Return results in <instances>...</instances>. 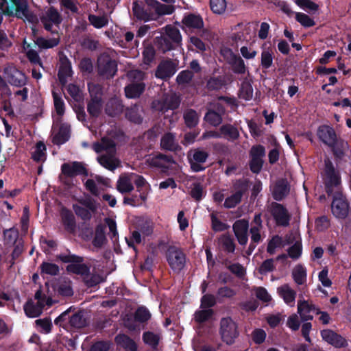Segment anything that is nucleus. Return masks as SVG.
<instances>
[{
	"label": "nucleus",
	"instance_id": "obj_55",
	"mask_svg": "<svg viewBox=\"0 0 351 351\" xmlns=\"http://www.w3.org/2000/svg\"><path fill=\"white\" fill-rule=\"evenodd\" d=\"M184 120L189 127H193L197 123L199 117L195 111L189 110L184 114Z\"/></svg>",
	"mask_w": 351,
	"mask_h": 351
},
{
	"label": "nucleus",
	"instance_id": "obj_38",
	"mask_svg": "<svg viewBox=\"0 0 351 351\" xmlns=\"http://www.w3.org/2000/svg\"><path fill=\"white\" fill-rule=\"evenodd\" d=\"M143 340L146 345L156 349L160 340V334L150 331L145 332L143 334Z\"/></svg>",
	"mask_w": 351,
	"mask_h": 351
},
{
	"label": "nucleus",
	"instance_id": "obj_49",
	"mask_svg": "<svg viewBox=\"0 0 351 351\" xmlns=\"http://www.w3.org/2000/svg\"><path fill=\"white\" fill-rule=\"evenodd\" d=\"M151 316L149 311L144 306L138 307L134 314L135 320L141 323L148 321Z\"/></svg>",
	"mask_w": 351,
	"mask_h": 351
},
{
	"label": "nucleus",
	"instance_id": "obj_5",
	"mask_svg": "<svg viewBox=\"0 0 351 351\" xmlns=\"http://www.w3.org/2000/svg\"><path fill=\"white\" fill-rule=\"evenodd\" d=\"M35 300L36 302H35L33 300H29L24 305V311L25 314L29 317H38L43 312V308L45 304L51 306L52 304V301L50 299H48L47 302L43 298L42 292L40 290H38L35 293Z\"/></svg>",
	"mask_w": 351,
	"mask_h": 351
},
{
	"label": "nucleus",
	"instance_id": "obj_30",
	"mask_svg": "<svg viewBox=\"0 0 351 351\" xmlns=\"http://www.w3.org/2000/svg\"><path fill=\"white\" fill-rule=\"evenodd\" d=\"M176 72L174 64L169 61L160 63L156 72V76L158 78L166 79L170 77Z\"/></svg>",
	"mask_w": 351,
	"mask_h": 351
},
{
	"label": "nucleus",
	"instance_id": "obj_8",
	"mask_svg": "<svg viewBox=\"0 0 351 351\" xmlns=\"http://www.w3.org/2000/svg\"><path fill=\"white\" fill-rule=\"evenodd\" d=\"M88 90L91 100L88 105V111L92 117H97L100 114L102 108L101 88L99 85L89 84Z\"/></svg>",
	"mask_w": 351,
	"mask_h": 351
},
{
	"label": "nucleus",
	"instance_id": "obj_61",
	"mask_svg": "<svg viewBox=\"0 0 351 351\" xmlns=\"http://www.w3.org/2000/svg\"><path fill=\"white\" fill-rule=\"evenodd\" d=\"M242 193L240 191H238L231 195L230 197L226 199L224 202V206L226 208H233L237 204H239L241 199Z\"/></svg>",
	"mask_w": 351,
	"mask_h": 351
},
{
	"label": "nucleus",
	"instance_id": "obj_54",
	"mask_svg": "<svg viewBox=\"0 0 351 351\" xmlns=\"http://www.w3.org/2000/svg\"><path fill=\"white\" fill-rule=\"evenodd\" d=\"M295 3L300 8L306 11H316L319 8L317 4L311 0H295Z\"/></svg>",
	"mask_w": 351,
	"mask_h": 351
},
{
	"label": "nucleus",
	"instance_id": "obj_36",
	"mask_svg": "<svg viewBox=\"0 0 351 351\" xmlns=\"http://www.w3.org/2000/svg\"><path fill=\"white\" fill-rule=\"evenodd\" d=\"M23 50L28 60L33 64H38L40 67L43 66L40 58L37 51L27 43L25 40H23Z\"/></svg>",
	"mask_w": 351,
	"mask_h": 351
},
{
	"label": "nucleus",
	"instance_id": "obj_50",
	"mask_svg": "<svg viewBox=\"0 0 351 351\" xmlns=\"http://www.w3.org/2000/svg\"><path fill=\"white\" fill-rule=\"evenodd\" d=\"M173 4V3L162 4L158 2L154 10L157 14L160 16L171 14L175 10Z\"/></svg>",
	"mask_w": 351,
	"mask_h": 351
},
{
	"label": "nucleus",
	"instance_id": "obj_45",
	"mask_svg": "<svg viewBox=\"0 0 351 351\" xmlns=\"http://www.w3.org/2000/svg\"><path fill=\"white\" fill-rule=\"evenodd\" d=\"M143 110L138 106H134L126 112V117L131 121L140 123L142 121Z\"/></svg>",
	"mask_w": 351,
	"mask_h": 351
},
{
	"label": "nucleus",
	"instance_id": "obj_19",
	"mask_svg": "<svg viewBox=\"0 0 351 351\" xmlns=\"http://www.w3.org/2000/svg\"><path fill=\"white\" fill-rule=\"evenodd\" d=\"M298 313L303 321L311 320L313 318V313L318 314L319 311L315 306L306 300L298 302Z\"/></svg>",
	"mask_w": 351,
	"mask_h": 351
},
{
	"label": "nucleus",
	"instance_id": "obj_46",
	"mask_svg": "<svg viewBox=\"0 0 351 351\" xmlns=\"http://www.w3.org/2000/svg\"><path fill=\"white\" fill-rule=\"evenodd\" d=\"M330 147H332L333 152L337 157H341L348 150V143L341 139H337Z\"/></svg>",
	"mask_w": 351,
	"mask_h": 351
},
{
	"label": "nucleus",
	"instance_id": "obj_57",
	"mask_svg": "<svg viewBox=\"0 0 351 351\" xmlns=\"http://www.w3.org/2000/svg\"><path fill=\"white\" fill-rule=\"evenodd\" d=\"M210 8L216 14L223 13L226 8L225 0H210Z\"/></svg>",
	"mask_w": 351,
	"mask_h": 351
},
{
	"label": "nucleus",
	"instance_id": "obj_51",
	"mask_svg": "<svg viewBox=\"0 0 351 351\" xmlns=\"http://www.w3.org/2000/svg\"><path fill=\"white\" fill-rule=\"evenodd\" d=\"M132 10L134 15L138 19L143 20L145 21L152 19L150 15L144 11V10L136 2L133 3Z\"/></svg>",
	"mask_w": 351,
	"mask_h": 351
},
{
	"label": "nucleus",
	"instance_id": "obj_26",
	"mask_svg": "<svg viewBox=\"0 0 351 351\" xmlns=\"http://www.w3.org/2000/svg\"><path fill=\"white\" fill-rule=\"evenodd\" d=\"M165 39L170 40L171 43L165 50H169L180 44L182 36L178 28L171 25H167L165 27Z\"/></svg>",
	"mask_w": 351,
	"mask_h": 351
},
{
	"label": "nucleus",
	"instance_id": "obj_21",
	"mask_svg": "<svg viewBox=\"0 0 351 351\" xmlns=\"http://www.w3.org/2000/svg\"><path fill=\"white\" fill-rule=\"evenodd\" d=\"M287 243H293L288 250L289 256L293 259L298 258L301 256L302 250L301 239L299 235L297 233H291L287 235Z\"/></svg>",
	"mask_w": 351,
	"mask_h": 351
},
{
	"label": "nucleus",
	"instance_id": "obj_29",
	"mask_svg": "<svg viewBox=\"0 0 351 351\" xmlns=\"http://www.w3.org/2000/svg\"><path fill=\"white\" fill-rule=\"evenodd\" d=\"M132 182L131 173L122 174L117 181V189L121 193H129L134 189Z\"/></svg>",
	"mask_w": 351,
	"mask_h": 351
},
{
	"label": "nucleus",
	"instance_id": "obj_15",
	"mask_svg": "<svg viewBox=\"0 0 351 351\" xmlns=\"http://www.w3.org/2000/svg\"><path fill=\"white\" fill-rule=\"evenodd\" d=\"M221 54L227 60V61L232 64L233 70L237 73H245L246 68L243 60L241 57L236 56L233 52L228 49L221 50Z\"/></svg>",
	"mask_w": 351,
	"mask_h": 351
},
{
	"label": "nucleus",
	"instance_id": "obj_35",
	"mask_svg": "<svg viewBox=\"0 0 351 351\" xmlns=\"http://www.w3.org/2000/svg\"><path fill=\"white\" fill-rule=\"evenodd\" d=\"M160 145L162 149L170 151H176L179 148L178 142L171 133H167L162 137Z\"/></svg>",
	"mask_w": 351,
	"mask_h": 351
},
{
	"label": "nucleus",
	"instance_id": "obj_25",
	"mask_svg": "<svg viewBox=\"0 0 351 351\" xmlns=\"http://www.w3.org/2000/svg\"><path fill=\"white\" fill-rule=\"evenodd\" d=\"M322 337L324 340L337 348L344 347L347 345L346 340L342 337L330 330H322Z\"/></svg>",
	"mask_w": 351,
	"mask_h": 351
},
{
	"label": "nucleus",
	"instance_id": "obj_40",
	"mask_svg": "<svg viewBox=\"0 0 351 351\" xmlns=\"http://www.w3.org/2000/svg\"><path fill=\"white\" fill-rule=\"evenodd\" d=\"M69 126L67 125H62L59 132L53 135V142L57 145H61L68 141L69 138Z\"/></svg>",
	"mask_w": 351,
	"mask_h": 351
},
{
	"label": "nucleus",
	"instance_id": "obj_42",
	"mask_svg": "<svg viewBox=\"0 0 351 351\" xmlns=\"http://www.w3.org/2000/svg\"><path fill=\"white\" fill-rule=\"evenodd\" d=\"M123 110V106L117 98L111 99L106 106V112L110 116H115Z\"/></svg>",
	"mask_w": 351,
	"mask_h": 351
},
{
	"label": "nucleus",
	"instance_id": "obj_62",
	"mask_svg": "<svg viewBox=\"0 0 351 351\" xmlns=\"http://www.w3.org/2000/svg\"><path fill=\"white\" fill-rule=\"evenodd\" d=\"M58 292L63 296H71L73 291L69 282H64L60 283L57 289Z\"/></svg>",
	"mask_w": 351,
	"mask_h": 351
},
{
	"label": "nucleus",
	"instance_id": "obj_43",
	"mask_svg": "<svg viewBox=\"0 0 351 351\" xmlns=\"http://www.w3.org/2000/svg\"><path fill=\"white\" fill-rule=\"evenodd\" d=\"M59 37L52 38H38L35 41L36 45L41 49H49L57 46L59 43Z\"/></svg>",
	"mask_w": 351,
	"mask_h": 351
},
{
	"label": "nucleus",
	"instance_id": "obj_63",
	"mask_svg": "<svg viewBox=\"0 0 351 351\" xmlns=\"http://www.w3.org/2000/svg\"><path fill=\"white\" fill-rule=\"evenodd\" d=\"M213 314V311L210 308H202L201 310L196 312L195 318L198 322H203L208 319Z\"/></svg>",
	"mask_w": 351,
	"mask_h": 351
},
{
	"label": "nucleus",
	"instance_id": "obj_37",
	"mask_svg": "<svg viewBox=\"0 0 351 351\" xmlns=\"http://www.w3.org/2000/svg\"><path fill=\"white\" fill-rule=\"evenodd\" d=\"M289 192L287 183L285 180H280L273 188V196L275 199H282Z\"/></svg>",
	"mask_w": 351,
	"mask_h": 351
},
{
	"label": "nucleus",
	"instance_id": "obj_10",
	"mask_svg": "<svg viewBox=\"0 0 351 351\" xmlns=\"http://www.w3.org/2000/svg\"><path fill=\"white\" fill-rule=\"evenodd\" d=\"M60 258L63 262L71 263L67 267V269L70 271L81 275H86L89 271L88 267L82 263V260L80 257L73 255H68L62 256Z\"/></svg>",
	"mask_w": 351,
	"mask_h": 351
},
{
	"label": "nucleus",
	"instance_id": "obj_12",
	"mask_svg": "<svg viewBox=\"0 0 351 351\" xmlns=\"http://www.w3.org/2000/svg\"><path fill=\"white\" fill-rule=\"evenodd\" d=\"M208 156V154L202 149L191 151L188 154V158L193 171H199L204 169L203 164L206 162Z\"/></svg>",
	"mask_w": 351,
	"mask_h": 351
},
{
	"label": "nucleus",
	"instance_id": "obj_20",
	"mask_svg": "<svg viewBox=\"0 0 351 351\" xmlns=\"http://www.w3.org/2000/svg\"><path fill=\"white\" fill-rule=\"evenodd\" d=\"M249 223L245 219L237 221L233 225L234 234L241 245H245L247 242V231Z\"/></svg>",
	"mask_w": 351,
	"mask_h": 351
},
{
	"label": "nucleus",
	"instance_id": "obj_9",
	"mask_svg": "<svg viewBox=\"0 0 351 351\" xmlns=\"http://www.w3.org/2000/svg\"><path fill=\"white\" fill-rule=\"evenodd\" d=\"M98 69L101 75L112 77L117 72V64L108 54L104 53L98 58Z\"/></svg>",
	"mask_w": 351,
	"mask_h": 351
},
{
	"label": "nucleus",
	"instance_id": "obj_32",
	"mask_svg": "<svg viewBox=\"0 0 351 351\" xmlns=\"http://www.w3.org/2000/svg\"><path fill=\"white\" fill-rule=\"evenodd\" d=\"M54 107L57 115L54 117L53 130H55L61 121V117L64 113V104L62 98L56 93H53Z\"/></svg>",
	"mask_w": 351,
	"mask_h": 351
},
{
	"label": "nucleus",
	"instance_id": "obj_64",
	"mask_svg": "<svg viewBox=\"0 0 351 351\" xmlns=\"http://www.w3.org/2000/svg\"><path fill=\"white\" fill-rule=\"evenodd\" d=\"M222 247L228 252H233L235 249L234 243L232 238L229 236L224 235L220 239Z\"/></svg>",
	"mask_w": 351,
	"mask_h": 351
},
{
	"label": "nucleus",
	"instance_id": "obj_11",
	"mask_svg": "<svg viewBox=\"0 0 351 351\" xmlns=\"http://www.w3.org/2000/svg\"><path fill=\"white\" fill-rule=\"evenodd\" d=\"M47 30H51L53 25L58 26L62 22V17L56 9L50 7L45 10L40 18Z\"/></svg>",
	"mask_w": 351,
	"mask_h": 351
},
{
	"label": "nucleus",
	"instance_id": "obj_28",
	"mask_svg": "<svg viewBox=\"0 0 351 351\" xmlns=\"http://www.w3.org/2000/svg\"><path fill=\"white\" fill-rule=\"evenodd\" d=\"M146 163L154 167L167 168L169 166V159L163 154H151L147 156Z\"/></svg>",
	"mask_w": 351,
	"mask_h": 351
},
{
	"label": "nucleus",
	"instance_id": "obj_7",
	"mask_svg": "<svg viewBox=\"0 0 351 351\" xmlns=\"http://www.w3.org/2000/svg\"><path fill=\"white\" fill-rule=\"evenodd\" d=\"M166 258L170 267L175 272L180 271L185 266V254L178 247H170L167 251Z\"/></svg>",
	"mask_w": 351,
	"mask_h": 351
},
{
	"label": "nucleus",
	"instance_id": "obj_34",
	"mask_svg": "<svg viewBox=\"0 0 351 351\" xmlns=\"http://www.w3.org/2000/svg\"><path fill=\"white\" fill-rule=\"evenodd\" d=\"M116 343L123 348L125 351H136V343L129 337L124 334H119L115 337Z\"/></svg>",
	"mask_w": 351,
	"mask_h": 351
},
{
	"label": "nucleus",
	"instance_id": "obj_16",
	"mask_svg": "<svg viewBox=\"0 0 351 351\" xmlns=\"http://www.w3.org/2000/svg\"><path fill=\"white\" fill-rule=\"evenodd\" d=\"M71 308L64 311L60 316L55 319V323L61 324V323L67 319H69L71 326L75 328H82L85 324V319L81 313H76L72 316L69 317V313L71 311Z\"/></svg>",
	"mask_w": 351,
	"mask_h": 351
},
{
	"label": "nucleus",
	"instance_id": "obj_47",
	"mask_svg": "<svg viewBox=\"0 0 351 351\" xmlns=\"http://www.w3.org/2000/svg\"><path fill=\"white\" fill-rule=\"evenodd\" d=\"M46 147L42 142H38L32 153V158L34 160L40 162L45 160Z\"/></svg>",
	"mask_w": 351,
	"mask_h": 351
},
{
	"label": "nucleus",
	"instance_id": "obj_3",
	"mask_svg": "<svg viewBox=\"0 0 351 351\" xmlns=\"http://www.w3.org/2000/svg\"><path fill=\"white\" fill-rule=\"evenodd\" d=\"M12 5H9L7 0H0V10L5 14L15 15L23 19H29V11L26 0H10Z\"/></svg>",
	"mask_w": 351,
	"mask_h": 351
},
{
	"label": "nucleus",
	"instance_id": "obj_22",
	"mask_svg": "<svg viewBox=\"0 0 351 351\" xmlns=\"http://www.w3.org/2000/svg\"><path fill=\"white\" fill-rule=\"evenodd\" d=\"M318 138L329 147L335 144L337 140L334 129L328 125H322L317 130Z\"/></svg>",
	"mask_w": 351,
	"mask_h": 351
},
{
	"label": "nucleus",
	"instance_id": "obj_53",
	"mask_svg": "<svg viewBox=\"0 0 351 351\" xmlns=\"http://www.w3.org/2000/svg\"><path fill=\"white\" fill-rule=\"evenodd\" d=\"M88 19L90 23L96 28H101L106 26L108 22V19L106 16L90 15Z\"/></svg>",
	"mask_w": 351,
	"mask_h": 351
},
{
	"label": "nucleus",
	"instance_id": "obj_1",
	"mask_svg": "<svg viewBox=\"0 0 351 351\" xmlns=\"http://www.w3.org/2000/svg\"><path fill=\"white\" fill-rule=\"evenodd\" d=\"M325 184L326 191L332 194L331 212L334 217L344 219L349 216L350 204L346 196L341 191V180L339 173L333 168L330 161H326Z\"/></svg>",
	"mask_w": 351,
	"mask_h": 351
},
{
	"label": "nucleus",
	"instance_id": "obj_41",
	"mask_svg": "<svg viewBox=\"0 0 351 351\" xmlns=\"http://www.w3.org/2000/svg\"><path fill=\"white\" fill-rule=\"evenodd\" d=\"M294 281L298 285H303L306 281V270L302 265H296L292 272Z\"/></svg>",
	"mask_w": 351,
	"mask_h": 351
},
{
	"label": "nucleus",
	"instance_id": "obj_14",
	"mask_svg": "<svg viewBox=\"0 0 351 351\" xmlns=\"http://www.w3.org/2000/svg\"><path fill=\"white\" fill-rule=\"evenodd\" d=\"M265 149L261 145L254 146L250 150V169L254 173H258L263 166V158L265 156Z\"/></svg>",
	"mask_w": 351,
	"mask_h": 351
},
{
	"label": "nucleus",
	"instance_id": "obj_27",
	"mask_svg": "<svg viewBox=\"0 0 351 351\" xmlns=\"http://www.w3.org/2000/svg\"><path fill=\"white\" fill-rule=\"evenodd\" d=\"M131 176L133 177V182L138 189V191L141 193L140 197L141 199L145 201L147 198V195L150 190L149 184L141 176L131 173Z\"/></svg>",
	"mask_w": 351,
	"mask_h": 351
},
{
	"label": "nucleus",
	"instance_id": "obj_48",
	"mask_svg": "<svg viewBox=\"0 0 351 351\" xmlns=\"http://www.w3.org/2000/svg\"><path fill=\"white\" fill-rule=\"evenodd\" d=\"M253 96V88L251 84L245 81L242 83L241 88L240 90L239 97L246 101H248L252 98Z\"/></svg>",
	"mask_w": 351,
	"mask_h": 351
},
{
	"label": "nucleus",
	"instance_id": "obj_18",
	"mask_svg": "<svg viewBox=\"0 0 351 351\" xmlns=\"http://www.w3.org/2000/svg\"><path fill=\"white\" fill-rule=\"evenodd\" d=\"M269 209L278 224L286 226L289 223V215L282 205L274 202L271 204Z\"/></svg>",
	"mask_w": 351,
	"mask_h": 351
},
{
	"label": "nucleus",
	"instance_id": "obj_44",
	"mask_svg": "<svg viewBox=\"0 0 351 351\" xmlns=\"http://www.w3.org/2000/svg\"><path fill=\"white\" fill-rule=\"evenodd\" d=\"M221 137H225L228 140H235L239 137V131L236 128L231 125H225L220 128Z\"/></svg>",
	"mask_w": 351,
	"mask_h": 351
},
{
	"label": "nucleus",
	"instance_id": "obj_60",
	"mask_svg": "<svg viewBox=\"0 0 351 351\" xmlns=\"http://www.w3.org/2000/svg\"><path fill=\"white\" fill-rule=\"evenodd\" d=\"M285 245V244L283 243L282 239L280 237H274L268 244L267 252L269 254H273L276 248L283 247Z\"/></svg>",
	"mask_w": 351,
	"mask_h": 351
},
{
	"label": "nucleus",
	"instance_id": "obj_31",
	"mask_svg": "<svg viewBox=\"0 0 351 351\" xmlns=\"http://www.w3.org/2000/svg\"><path fill=\"white\" fill-rule=\"evenodd\" d=\"M107 243V239L105 234L104 227L102 225H98L93 234L92 245L94 248L100 249Z\"/></svg>",
	"mask_w": 351,
	"mask_h": 351
},
{
	"label": "nucleus",
	"instance_id": "obj_4",
	"mask_svg": "<svg viewBox=\"0 0 351 351\" xmlns=\"http://www.w3.org/2000/svg\"><path fill=\"white\" fill-rule=\"evenodd\" d=\"M128 77L131 84L125 88V95L128 98L138 97L145 89V84L141 81L144 79V73L138 70L128 72Z\"/></svg>",
	"mask_w": 351,
	"mask_h": 351
},
{
	"label": "nucleus",
	"instance_id": "obj_24",
	"mask_svg": "<svg viewBox=\"0 0 351 351\" xmlns=\"http://www.w3.org/2000/svg\"><path fill=\"white\" fill-rule=\"evenodd\" d=\"M277 293L287 305H295L296 292L288 284L278 287Z\"/></svg>",
	"mask_w": 351,
	"mask_h": 351
},
{
	"label": "nucleus",
	"instance_id": "obj_52",
	"mask_svg": "<svg viewBox=\"0 0 351 351\" xmlns=\"http://www.w3.org/2000/svg\"><path fill=\"white\" fill-rule=\"evenodd\" d=\"M295 19L302 26L305 27H310L315 25V21L307 14L302 12L295 13Z\"/></svg>",
	"mask_w": 351,
	"mask_h": 351
},
{
	"label": "nucleus",
	"instance_id": "obj_59",
	"mask_svg": "<svg viewBox=\"0 0 351 351\" xmlns=\"http://www.w3.org/2000/svg\"><path fill=\"white\" fill-rule=\"evenodd\" d=\"M205 119L211 125L216 126L221 123V117L219 113L215 111H208L205 116Z\"/></svg>",
	"mask_w": 351,
	"mask_h": 351
},
{
	"label": "nucleus",
	"instance_id": "obj_6",
	"mask_svg": "<svg viewBox=\"0 0 351 351\" xmlns=\"http://www.w3.org/2000/svg\"><path fill=\"white\" fill-rule=\"evenodd\" d=\"M219 332L222 340L227 344L233 343L239 335L237 324L230 317L221 320Z\"/></svg>",
	"mask_w": 351,
	"mask_h": 351
},
{
	"label": "nucleus",
	"instance_id": "obj_58",
	"mask_svg": "<svg viewBox=\"0 0 351 351\" xmlns=\"http://www.w3.org/2000/svg\"><path fill=\"white\" fill-rule=\"evenodd\" d=\"M71 68L69 64L64 63L60 67L58 73V77L62 84L66 82V77L71 75Z\"/></svg>",
	"mask_w": 351,
	"mask_h": 351
},
{
	"label": "nucleus",
	"instance_id": "obj_2",
	"mask_svg": "<svg viewBox=\"0 0 351 351\" xmlns=\"http://www.w3.org/2000/svg\"><path fill=\"white\" fill-rule=\"evenodd\" d=\"M96 152L105 151L106 154L98 157V161L104 167L113 171L120 165V161L113 155L115 151L114 143L108 138H103L101 143L93 144Z\"/></svg>",
	"mask_w": 351,
	"mask_h": 351
},
{
	"label": "nucleus",
	"instance_id": "obj_56",
	"mask_svg": "<svg viewBox=\"0 0 351 351\" xmlns=\"http://www.w3.org/2000/svg\"><path fill=\"white\" fill-rule=\"evenodd\" d=\"M40 269L42 274H48L51 276L56 275L59 271L58 267L56 264L50 263H43L40 265Z\"/></svg>",
	"mask_w": 351,
	"mask_h": 351
},
{
	"label": "nucleus",
	"instance_id": "obj_17",
	"mask_svg": "<svg viewBox=\"0 0 351 351\" xmlns=\"http://www.w3.org/2000/svg\"><path fill=\"white\" fill-rule=\"evenodd\" d=\"M62 174L66 177H74L86 173V170L82 163L71 162L64 163L61 167Z\"/></svg>",
	"mask_w": 351,
	"mask_h": 351
},
{
	"label": "nucleus",
	"instance_id": "obj_23",
	"mask_svg": "<svg viewBox=\"0 0 351 351\" xmlns=\"http://www.w3.org/2000/svg\"><path fill=\"white\" fill-rule=\"evenodd\" d=\"M179 105V101L177 97L171 95L167 97L162 101H154L152 107L156 110L166 112L169 109L173 110L176 108Z\"/></svg>",
	"mask_w": 351,
	"mask_h": 351
},
{
	"label": "nucleus",
	"instance_id": "obj_33",
	"mask_svg": "<svg viewBox=\"0 0 351 351\" xmlns=\"http://www.w3.org/2000/svg\"><path fill=\"white\" fill-rule=\"evenodd\" d=\"M182 23L186 27L193 29H201L204 26L202 19L199 15L193 14L184 16Z\"/></svg>",
	"mask_w": 351,
	"mask_h": 351
},
{
	"label": "nucleus",
	"instance_id": "obj_39",
	"mask_svg": "<svg viewBox=\"0 0 351 351\" xmlns=\"http://www.w3.org/2000/svg\"><path fill=\"white\" fill-rule=\"evenodd\" d=\"M61 217L65 229L69 232H73L75 226V223L72 213L68 210L62 209L61 211Z\"/></svg>",
	"mask_w": 351,
	"mask_h": 351
},
{
	"label": "nucleus",
	"instance_id": "obj_13",
	"mask_svg": "<svg viewBox=\"0 0 351 351\" xmlns=\"http://www.w3.org/2000/svg\"><path fill=\"white\" fill-rule=\"evenodd\" d=\"M4 78L16 86H21L26 83L25 75L14 66H8L5 68Z\"/></svg>",
	"mask_w": 351,
	"mask_h": 351
}]
</instances>
